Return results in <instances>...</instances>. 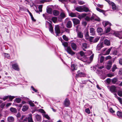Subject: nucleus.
<instances>
[{"label": "nucleus", "mask_w": 122, "mask_h": 122, "mask_svg": "<svg viewBox=\"0 0 122 122\" xmlns=\"http://www.w3.org/2000/svg\"><path fill=\"white\" fill-rule=\"evenodd\" d=\"M75 10L80 12H86L90 11L89 8L85 5L77 7L75 8Z\"/></svg>", "instance_id": "obj_1"}, {"label": "nucleus", "mask_w": 122, "mask_h": 122, "mask_svg": "<svg viewBox=\"0 0 122 122\" xmlns=\"http://www.w3.org/2000/svg\"><path fill=\"white\" fill-rule=\"evenodd\" d=\"M111 23L108 21L106 22L105 23V24H104V26L105 27L108 25V27H107V29H106V33H108L109 32L110 30V28L109 27L111 25Z\"/></svg>", "instance_id": "obj_2"}, {"label": "nucleus", "mask_w": 122, "mask_h": 122, "mask_svg": "<svg viewBox=\"0 0 122 122\" xmlns=\"http://www.w3.org/2000/svg\"><path fill=\"white\" fill-rule=\"evenodd\" d=\"M55 32L57 36H58L59 34L60 33V27L59 25H55Z\"/></svg>", "instance_id": "obj_3"}, {"label": "nucleus", "mask_w": 122, "mask_h": 122, "mask_svg": "<svg viewBox=\"0 0 122 122\" xmlns=\"http://www.w3.org/2000/svg\"><path fill=\"white\" fill-rule=\"evenodd\" d=\"M110 91L112 92H117V87L114 85H112L110 87Z\"/></svg>", "instance_id": "obj_4"}, {"label": "nucleus", "mask_w": 122, "mask_h": 122, "mask_svg": "<svg viewBox=\"0 0 122 122\" xmlns=\"http://www.w3.org/2000/svg\"><path fill=\"white\" fill-rule=\"evenodd\" d=\"M46 25H48L49 26V30L52 33L53 32V28L52 25L50 23L47 22L46 23Z\"/></svg>", "instance_id": "obj_5"}, {"label": "nucleus", "mask_w": 122, "mask_h": 122, "mask_svg": "<svg viewBox=\"0 0 122 122\" xmlns=\"http://www.w3.org/2000/svg\"><path fill=\"white\" fill-rule=\"evenodd\" d=\"M79 71H77V74H76V77H84L86 76V75L85 74L82 72H79Z\"/></svg>", "instance_id": "obj_6"}, {"label": "nucleus", "mask_w": 122, "mask_h": 122, "mask_svg": "<svg viewBox=\"0 0 122 122\" xmlns=\"http://www.w3.org/2000/svg\"><path fill=\"white\" fill-rule=\"evenodd\" d=\"M66 51L68 53L71 55H74L75 54V53L72 51L71 48L70 47H67Z\"/></svg>", "instance_id": "obj_7"}, {"label": "nucleus", "mask_w": 122, "mask_h": 122, "mask_svg": "<svg viewBox=\"0 0 122 122\" xmlns=\"http://www.w3.org/2000/svg\"><path fill=\"white\" fill-rule=\"evenodd\" d=\"M114 34L116 36L120 39H122V32H115Z\"/></svg>", "instance_id": "obj_8"}, {"label": "nucleus", "mask_w": 122, "mask_h": 122, "mask_svg": "<svg viewBox=\"0 0 122 122\" xmlns=\"http://www.w3.org/2000/svg\"><path fill=\"white\" fill-rule=\"evenodd\" d=\"M112 61H109L107 63L106 68L108 70H109L111 68L112 65Z\"/></svg>", "instance_id": "obj_9"}, {"label": "nucleus", "mask_w": 122, "mask_h": 122, "mask_svg": "<svg viewBox=\"0 0 122 122\" xmlns=\"http://www.w3.org/2000/svg\"><path fill=\"white\" fill-rule=\"evenodd\" d=\"M70 101L68 99L66 98L64 100V105L66 107H68L70 105Z\"/></svg>", "instance_id": "obj_10"}, {"label": "nucleus", "mask_w": 122, "mask_h": 122, "mask_svg": "<svg viewBox=\"0 0 122 122\" xmlns=\"http://www.w3.org/2000/svg\"><path fill=\"white\" fill-rule=\"evenodd\" d=\"M97 32L99 35H101L104 34V32L103 29L100 27H98L97 30Z\"/></svg>", "instance_id": "obj_11"}, {"label": "nucleus", "mask_w": 122, "mask_h": 122, "mask_svg": "<svg viewBox=\"0 0 122 122\" xmlns=\"http://www.w3.org/2000/svg\"><path fill=\"white\" fill-rule=\"evenodd\" d=\"M72 20L74 25H76L79 24L80 23V20L74 18L72 19Z\"/></svg>", "instance_id": "obj_12"}, {"label": "nucleus", "mask_w": 122, "mask_h": 122, "mask_svg": "<svg viewBox=\"0 0 122 122\" xmlns=\"http://www.w3.org/2000/svg\"><path fill=\"white\" fill-rule=\"evenodd\" d=\"M13 68L15 70L18 71L19 70V68L18 65L17 64H13L12 65Z\"/></svg>", "instance_id": "obj_13"}, {"label": "nucleus", "mask_w": 122, "mask_h": 122, "mask_svg": "<svg viewBox=\"0 0 122 122\" xmlns=\"http://www.w3.org/2000/svg\"><path fill=\"white\" fill-rule=\"evenodd\" d=\"M72 23L70 21H68L66 24V27L69 28H70L72 26Z\"/></svg>", "instance_id": "obj_14"}, {"label": "nucleus", "mask_w": 122, "mask_h": 122, "mask_svg": "<svg viewBox=\"0 0 122 122\" xmlns=\"http://www.w3.org/2000/svg\"><path fill=\"white\" fill-rule=\"evenodd\" d=\"M71 69L72 71L77 70V67L75 64H72L71 66Z\"/></svg>", "instance_id": "obj_15"}, {"label": "nucleus", "mask_w": 122, "mask_h": 122, "mask_svg": "<svg viewBox=\"0 0 122 122\" xmlns=\"http://www.w3.org/2000/svg\"><path fill=\"white\" fill-rule=\"evenodd\" d=\"M29 108L28 106L27 105H24L22 109V110L23 112H25Z\"/></svg>", "instance_id": "obj_16"}, {"label": "nucleus", "mask_w": 122, "mask_h": 122, "mask_svg": "<svg viewBox=\"0 0 122 122\" xmlns=\"http://www.w3.org/2000/svg\"><path fill=\"white\" fill-rule=\"evenodd\" d=\"M32 114H30L29 115V117L28 118V122H33V121L32 117Z\"/></svg>", "instance_id": "obj_17"}, {"label": "nucleus", "mask_w": 122, "mask_h": 122, "mask_svg": "<svg viewBox=\"0 0 122 122\" xmlns=\"http://www.w3.org/2000/svg\"><path fill=\"white\" fill-rule=\"evenodd\" d=\"M60 17L61 19L64 18L66 16V14L63 11H61L60 14Z\"/></svg>", "instance_id": "obj_18"}, {"label": "nucleus", "mask_w": 122, "mask_h": 122, "mask_svg": "<svg viewBox=\"0 0 122 122\" xmlns=\"http://www.w3.org/2000/svg\"><path fill=\"white\" fill-rule=\"evenodd\" d=\"M83 37V33L81 32H77V37L82 38Z\"/></svg>", "instance_id": "obj_19"}, {"label": "nucleus", "mask_w": 122, "mask_h": 122, "mask_svg": "<svg viewBox=\"0 0 122 122\" xmlns=\"http://www.w3.org/2000/svg\"><path fill=\"white\" fill-rule=\"evenodd\" d=\"M14 120V117L12 116L9 117L7 118L8 122H13Z\"/></svg>", "instance_id": "obj_20"}, {"label": "nucleus", "mask_w": 122, "mask_h": 122, "mask_svg": "<svg viewBox=\"0 0 122 122\" xmlns=\"http://www.w3.org/2000/svg\"><path fill=\"white\" fill-rule=\"evenodd\" d=\"M90 33L91 34V35H94L95 33V31L94 29L91 28H90Z\"/></svg>", "instance_id": "obj_21"}, {"label": "nucleus", "mask_w": 122, "mask_h": 122, "mask_svg": "<svg viewBox=\"0 0 122 122\" xmlns=\"http://www.w3.org/2000/svg\"><path fill=\"white\" fill-rule=\"evenodd\" d=\"M104 43L105 45L107 46H109L110 45V41L107 39H106L104 40Z\"/></svg>", "instance_id": "obj_22"}, {"label": "nucleus", "mask_w": 122, "mask_h": 122, "mask_svg": "<svg viewBox=\"0 0 122 122\" xmlns=\"http://www.w3.org/2000/svg\"><path fill=\"white\" fill-rule=\"evenodd\" d=\"M103 47L102 44L101 43L97 45V48L96 49L98 51L99 50Z\"/></svg>", "instance_id": "obj_23"}, {"label": "nucleus", "mask_w": 122, "mask_h": 122, "mask_svg": "<svg viewBox=\"0 0 122 122\" xmlns=\"http://www.w3.org/2000/svg\"><path fill=\"white\" fill-rule=\"evenodd\" d=\"M71 46L73 49L75 50L77 48V46L76 44L74 43H72L71 44Z\"/></svg>", "instance_id": "obj_24"}, {"label": "nucleus", "mask_w": 122, "mask_h": 122, "mask_svg": "<svg viewBox=\"0 0 122 122\" xmlns=\"http://www.w3.org/2000/svg\"><path fill=\"white\" fill-rule=\"evenodd\" d=\"M117 81L118 79L117 78H114L112 79L111 80V82L113 84H116Z\"/></svg>", "instance_id": "obj_25"}, {"label": "nucleus", "mask_w": 122, "mask_h": 122, "mask_svg": "<svg viewBox=\"0 0 122 122\" xmlns=\"http://www.w3.org/2000/svg\"><path fill=\"white\" fill-rule=\"evenodd\" d=\"M10 110L12 112L16 113L17 112V110L16 109L13 107H11L10 108Z\"/></svg>", "instance_id": "obj_26"}, {"label": "nucleus", "mask_w": 122, "mask_h": 122, "mask_svg": "<svg viewBox=\"0 0 122 122\" xmlns=\"http://www.w3.org/2000/svg\"><path fill=\"white\" fill-rule=\"evenodd\" d=\"M53 14L54 15L57 16L59 15V12L57 10H54L53 11Z\"/></svg>", "instance_id": "obj_27"}, {"label": "nucleus", "mask_w": 122, "mask_h": 122, "mask_svg": "<svg viewBox=\"0 0 122 122\" xmlns=\"http://www.w3.org/2000/svg\"><path fill=\"white\" fill-rule=\"evenodd\" d=\"M117 115L119 118L122 117V112L118 111L117 112Z\"/></svg>", "instance_id": "obj_28"}, {"label": "nucleus", "mask_w": 122, "mask_h": 122, "mask_svg": "<svg viewBox=\"0 0 122 122\" xmlns=\"http://www.w3.org/2000/svg\"><path fill=\"white\" fill-rule=\"evenodd\" d=\"M36 120L37 121H40L41 120V116L39 115H37L36 116Z\"/></svg>", "instance_id": "obj_29"}, {"label": "nucleus", "mask_w": 122, "mask_h": 122, "mask_svg": "<svg viewBox=\"0 0 122 122\" xmlns=\"http://www.w3.org/2000/svg\"><path fill=\"white\" fill-rule=\"evenodd\" d=\"M111 5L112 6V8L113 10H115L116 9V6L115 4L113 2H111Z\"/></svg>", "instance_id": "obj_30"}, {"label": "nucleus", "mask_w": 122, "mask_h": 122, "mask_svg": "<svg viewBox=\"0 0 122 122\" xmlns=\"http://www.w3.org/2000/svg\"><path fill=\"white\" fill-rule=\"evenodd\" d=\"M47 12L50 14L52 13V9L51 8H49L47 9Z\"/></svg>", "instance_id": "obj_31"}, {"label": "nucleus", "mask_w": 122, "mask_h": 122, "mask_svg": "<svg viewBox=\"0 0 122 122\" xmlns=\"http://www.w3.org/2000/svg\"><path fill=\"white\" fill-rule=\"evenodd\" d=\"M112 48V47L108 49L106 51V52L105 54H104L103 55H105L109 54Z\"/></svg>", "instance_id": "obj_32"}, {"label": "nucleus", "mask_w": 122, "mask_h": 122, "mask_svg": "<svg viewBox=\"0 0 122 122\" xmlns=\"http://www.w3.org/2000/svg\"><path fill=\"white\" fill-rule=\"evenodd\" d=\"M96 10L104 14H105V11H104L102 10H101L100 8H98V7L96 8Z\"/></svg>", "instance_id": "obj_33"}, {"label": "nucleus", "mask_w": 122, "mask_h": 122, "mask_svg": "<svg viewBox=\"0 0 122 122\" xmlns=\"http://www.w3.org/2000/svg\"><path fill=\"white\" fill-rule=\"evenodd\" d=\"M21 99L19 98H16L15 100V102L17 103L20 102L21 101Z\"/></svg>", "instance_id": "obj_34"}, {"label": "nucleus", "mask_w": 122, "mask_h": 122, "mask_svg": "<svg viewBox=\"0 0 122 122\" xmlns=\"http://www.w3.org/2000/svg\"><path fill=\"white\" fill-rule=\"evenodd\" d=\"M69 15L72 17H75L76 16V13L73 12H71L69 14Z\"/></svg>", "instance_id": "obj_35"}, {"label": "nucleus", "mask_w": 122, "mask_h": 122, "mask_svg": "<svg viewBox=\"0 0 122 122\" xmlns=\"http://www.w3.org/2000/svg\"><path fill=\"white\" fill-rule=\"evenodd\" d=\"M62 37L64 40L66 41H68V37L66 36L65 35H63L62 36Z\"/></svg>", "instance_id": "obj_36"}, {"label": "nucleus", "mask_w": 122, "mask_h": 122, "mask_svg": "<svg viewBox=\"0 0 122 122\" xmlns=\"http://www.w3.org/2000/svg\"><path fill=\"white\" fill-rule=\"evenodd\" d=\"M85 36L86 39H89V32L88 31H87L85 34Z\"/></svg>", "instance_id": "obj_37"}, {"label": "nucleus", "mask_w": 122, "mask_h": 122, "mask_svg": "<svg viewBox=\"0 0 122 122\" xmlns=\"http://www.w3.org/2000/svg\"><path fill=\"white\" fill-rule=\"evenodd\" d=\"M57 18L56 17H52V20L54 23H56L57 21Z\"/></svg>", "instance_id": "obj_38"}, {"label": "nucleus", "mask_w": 122, "mask_h": 122, "mask_svg": "<svg viewBox=\"0 0 122 122\" xmlns=\"http://www.w3.org/2000/svg\"><path fill=\"white\" fill-rule=\"evenodd\" d=\"M43 115L48 120H49L50 119V117L47 114H43Z\"/></svg>", "instance_id": "obj_39"}, {"label": "nucleus", "mask_w": 122, "mask_h": 122, "mask_svg": "<svg viewBox=\"0 0 122 122\" xmlns=\"http://www.w3.org/2000/svg\"><path fill=\"white\" fill-rule=\"evenodd\" d=\"M117 68L116 66L115 65H114L112 68V72H114L115 70Z\"/></svg>", "instance_id": "obj_40"}, {"label": "nucleus", "mask_w": 122, "mask_h": 122, "mask_svg": "<svg viewBox=\"0 0 122 122\" xmlns=\"http://www.w3.org/2000/svg\"><path fill=\"white\" fill-rule=\"evenodd\" d=\"M100 38V37H97L95 38L94 41H93V42L96 43L99 40Z\"/></svg>", "instance_id": "obj_41"}, {"label": "nucleus", "mask_w": 122, "mask_h": 122, "mask_svg": "<svg viewBox=\"0 0 122 122\" xmlns=\"http://www.w3.org/2000/svg\"><path fill=\"white\" fill-rule=\"evenodd\" d=\"M117 94L118 96L121 97H122V91L121 90H120L118 91Z\"/></svg>", "instance_id": "obj_42"}, {"label": "nucleus", "mask_w": 122, "mask_h": 122, "mask_svg": "<svg viewBox=\"0 0 122 122\" xmlns=\"http://www.w3.org/2000/svg\"><path fill=\"white\" fill-rule=\"evenodd\" d=\"M5 57L6 58L8 59H9L10 58V55L9 54L5 53Z\"/></svg>", "instance_id": "obj_43"}, {"label": "nucleus", "mask_w": 122, "mask_h": 122, "mask_svg": "<svg viewBox=\"0 0 122 122\" xmlns=\"http://www.w3.org/2000/svg\"><path fill=\"white\" fill-rule=\"evenodd\" d=\"M82 46L83 48H86L87 47V44L86 43H84L82 44Z\"/></svg>", "instance_id": "obj_44"}, {"label": "nucleus", "mask_w": 122, "mask_h": 122, "mask_svg": "<svg viewBox=\"0 0 122 122\" xmlns=\"http://www.w3.org/2000/svg\"><path fill=\"white\" fill-rule=\"evenodd\" d=\"M62 44L65 47H67L68 46V43L66 42H64L62 43Z\"/></svg>", "instance_id": "obj_45"}, {"label": "nucleus", "mask_w": 122, "mask_h": 122, "mask_svg": "<svg viewBox=\"0 0 122 122\" xmlns=\"http://www.w3.org/2000/svg\"><path fill=\"white\" fill-rule=\"evenodd\" d=\"M42 5H40L38 7V8L39 11L41 12L42 11Z\"/></svg>", "instance_id": "obj_46"}, {"label": "nucleus", "mask_w": 122, "mask_h": 122, "mask_svg": "<svg viewBox=\"0 0 122 122\" xmlns=\"http://www.w3.org/2000/svg\"><path fill=\"white\" fill-rule=\"evenodd\" d=\"M115 95L117 97V98L118 99V100H119V101L120 102V103H121L122 102V99L121 98L117 97V94H115Z\"/></svg>", "instance_id": "obj_47"}, {"label": "nucleus", "mask_w": 122, "mask_h": 122, "mask_svg": "<svg viewBox=\"0 0 122 122\" xmlns=\"http://www.w3.org/2000/svg\"><path fill=\"white\" fill-rule=\"evenodd\" d=\"M104 57L103 56H101L100 58V62L101 63H102L104 61Z\"/></svg>", "instance_id": "obj_48"}, {"label": "nucleus", "mask_w": 122, "mask_h": 122, "mask_svg": "<svg viewBox=\"0 0 122 122\" xmlns=\"http://www.w3.org/2000/svg\"><path fill=\"white\" fill-rule=\"evenodd\" d=\"M15 97H14L13 96H9L8 98H9L10 101H11L14 98H15Z\"/></svg>", "instance_id": "obj_49"}, {"label": "nucleus", "mask_w": 122, "mask_h": 122, "mask_svg": "<svg viewBox=\"0 0 122 122\" xmlns=\"http://www.w3.org/2000/svg\"><path fill=\"white\" fill-rule=\"evenodd\" d=\"M80 54L81 56H85V53L82 51H81L80 52Z\"/></svg>", "instance_id": "obj_50"}, {"label": "nucleus", "mask_w": 122, "mask_h": 122, "mask_svg": "<svg viewBox=\"0 0 122 122\" xmlns=\"http://www.w3.org/2000/svg\"><path fill=\"white\" fill-rule=\"evenodd\" d=\"M85 111L86 113L88 114L90 113V111L89 108H87L85 110Z\"/></svg>", "instance_id": "obj_51"}, {"label": "nucleus", "mask_w": 122, "mask_h": 122, "mask_svg": "<svg viewBox=\"0 0 122 122\" xmlns=\"http://www.w3.org/2000/svg\"><path fill=\"white\" fill-rule=\"evenodd\" d=\"M107 76L108 77H112L114 76V75L113 74L111 73H109L107 74Z\"/></svg>", "instance_id": "obj_52"}, {"label": "nucleus", "mask_w": 122, "mask_h": 122, "mask_svg": "<svg viewBox=\"0 0 122 122\" xmlns=\"http://www.w3.org/2000/svg\"><path fill=\"white\" fill-rule=\"evenodd\" d=\"M85 19L87 21H89L91 20L90 18L88 16H86L85 18Z\"/></svg>", "instance_id": "obj_53"}, {"label": "nucleus", "mask_w": 122, "mask_h": 122, "mask_svg": "<svg viewBox=\"0 0 122 122\" xmlns=\"http://www.w3.org/2000/svg\"><path fill=\"white\" fill-rule=\"evenodd\" d=\"M59 1L63 3H65L67 2V0H59Z\"/></svg>", "instance_id": "obj_54"}, {"label": "nucleus", "mask_w": 122, "mask_h": 122, "mask_svg": "<svg viewBox=\"0 0 122 122\" xmlns=\"http://www.w3.org/2000/svg\"><path fill=\"white\" fill-rule=\"evenodd\" d=\"M78 3L80 5H83L85 3L84 2L81 1H79L78 2Z\"/></svg>", "instance_id": "obj_55"}, {"label": "nucleus", "mask_w": 122, "mask_h": 122, "mask_svg": "<svg viewBox=\"0 0 122 122\" xmlns=\"http://www.w3.org/2000/svg\"><path fill=\"white\" fill-rule=\"evenodd\" d=\"M29 103L30 105L32 107H34V106L35 105L34 103H33L32 102L30 101L29 102Z\"/></svg>", "instance_id": "obj_56"}, {"label": "nucleus", "mask_w": 122, "mask_h": 122, "mask_svg": "<svg viewBox=\"0 0 122 122\" xmlns=\"http://www.w3.org/2000/svg\"><path fill=\"white\" fill-rule=\"evenodd\" d=\"M94 56V54H93L90 57V60L91 61H92L93 59Z\"/></svg>", "instance_id": "obj_57"}, {"label": "nucleus", "mask_w": 122, "mask_h": 122, "mask_svg": "<svg viewBox=\"0 0 122 122\" xmlns=\"http://www.w3.org/2000/svg\"><path fill=\"white\" fill-rule=\"evenodd\" d=\"M87 24V23L86 21H83L82 23V25L84 26H86V25Z\"/></svg>", "instance_id": "obj_58"}, {"label": "nucleus", "mask_w": 122, "mask_h": 122, "mask_svg": "<svg viewBox=\"0 0 122 122\" xmlns=\"http://www.w3.org/2000/svg\"><path fill=\"white\" fill-rule=\"evenodd\" d=\"M94 38V37H89V40L91 42H93V38Z\"/></svg>", "instance_id": "obj_59"}, {"label": "nucleus", "mask_w": 122, "mask_h": 122, "mask_svg": "<svg viewBox=\"0 0 122 122\" xmlns=\"http://www.w3.org/2000/svg\"><path fill=\"white\" fill-rule=\"evenodd\" d=\"M8 97L9 96H6L4 97L3 98L1 99H3L4 101H5L8 98Z\"/></svg>", "instance_id": "obj_60"}, {"label": "nucleus", "mask_w": 122, "mask_h": 122, "mask_svg": "<svg viewBox=\"0 0 122 122\" xmlns=\"http://www.w3.org/2000/svg\"><path fill=\"white\" fill-rule=\"evenodd\" d=\"M106 81L109 84L111 82V79L110 78H107L106 80Z\"/></svg>", "instance_id": "obj_61"}, {"label": "nucleus", "mask_w": 122, "mask_h": 122, "mask_svg": "<svg viewBox=\"0 0 122 122\" xmlns=\"http://www.w3.org/2000/svg\"><path fill=\"white\" fill-rule=\"evenodd\" d=\"M111 57L110 56H107L105 58L106 60H107L108 59H110L111 58Z\"/></svg>", "instance_id": "obj_62"}, {"label": "nucleus", "mask_w": 122, "mask_h": 122, "mask_svg": "<svg viewBox=\"0 0 122 122\" xmlns=\"http://www.w3.org/2000/svg\"><path fill=\"white\" fill-rule=\"evenodd\" d=\"M15 105L17 107H18L20 109V108L22 107V105L21 104L19 105L16 104Z\"/></svg>", "instance_id": "obj_63"}, {"label": "nucleus", "mask_w": 122, "mask_h": 122, "mask_svg": "<svg viewBox=\"0 0 122 122\" xmlns=\"http://www.w3.org/2000/svg\"><path fill=\"white\" fill-rule=\"evenodd\" d=\"M86 15L87 14L86 13H83L81 15L82 16V17L83 18L85 17L86 16Z\"/></svg>", "instance_id": "obj_64"}]
</instances>
